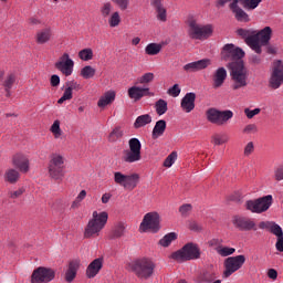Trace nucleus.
Wrapping results in <instances>:
<instances>
[{
  "label": "nucleus",
  "mask_w": 283,
  "mask_h": 283,
  "mask_svg": "<svg viewBox=\"0 0 283 283\" xmlns=\"http://www.w3.org/2000/svg\"><path fill=\"white\" fill-rule=\"evenodd\" d=\"M12 165L22 174H28V171H30V159H28V157L23 154L13 155Z\"/></svg>",
  "instance_id": "nucleus-19"
},
{
  "label": "nucleus",
  "mask_w": 283,
  "mask_h": 283,
  "mask_svg": "<svg viewBox=\"0 0 283 283\" xmlns=\"http://www.w3.org/2000/svg\"><path fill=\"white\" fill-rule=\"evenodd\" d=\"M108 25L109 28H118L120 25V13L118 11L112 13L108 19Z\"/></svg>",
  "instance_id": "nucleus-45"
},
{
  "label": "nucleus",
  "mask_w": 283,
  "mask_h": 283,
  "mask_svg": "<svg viewBox=\"0 0 283 283\" xmlns=\"http://www.w3.org/2000/svg\"><path fill=\"white\" fill-rule=\"evenodd\" d=\"M101 12H102V17L104 18L109 17V14H112V3L109 2L104 3L101 9Z\"/></svg>",
  "instance_id": "nucleus-57"
},
{
  "label": "nucleus",
  "mask_w": 283,
  "mask_h": 283,
  "mask_svg": "<svg viewBox=\"0 0 283 283\" xmlns=\"http://www.w3.org/2000/svg\"><path fill=\"white\" fill-rule=\"evenodd\" d=\"M181 109L189 114L196 109V93H187L181 99Z\"/></svg>",
  "instance_id": "nucleus-24"
},
{
  "label": "nucleus",
  "mask_w": 283,
  "mask_h": 283,
  "mask_svg": "<svg viewBox=\"0 0 283 283\" xmlns=\"http://www.w3.org/2000/svg\"><path fill=\"white\" fill-rule=\"evenodd\" d=\"M172 260L187 262L189 260H200V248L196 243H187L181 250L171 254Z\"/></svg>",
  "instance_id": "nucleus-7"
},
{
  "label": "nucleus",
  "mask_w": 283,
  "mask_h": 283,
  "mask_svg": "<svg viewBox=\"0 0 283 283\" xmlns=\"http://www.w3.org/2000/svg\"><path fill=\"white\" fill-rule=\"evenodd\" d=\"M161 50H163V44L149 43L145 48V53L148 54V56H156V54H160Z\"/></svg>",
  "instance_id": "nucleus-39"
},
{
  "label": "nucleus",
  "mask_w": 283,
  "mask_h": 283,
  "mask_svg": "<svg viewBox=\"0 0 283 283\" xmlns=\"http://www.w3.org/2000/svg\"><path fill=\"white\" fill-rule=\"evenodd\" d=\"M155 109H156V114H157L158 116H163L164 114H167V109H168L167 101H165V99H158V101L155 103Z\"/></svg>",
  "instance_id": "nucleus-40"
},
{
  "label": "nucleus",
  "mask_w": 283,
  "mask_h": 283,
  "mask_svg": "<svg viewBox=\"0 0 283 283\" xmlns=\"http://www.w3.org/2000/svg\"><path fill=\"white\" fill-rule=\"evenodd\" d=\"M154 78H155L154 73H145L138 78V83H140V85H145L147 83H151Z\"/></svg>",
  "instance_id": "nucleus-51"
},
{
  "label": "nucleus",
  "mask_w": 283,
  "mask_h": 283,
  "mask_svg": "<svg viewBox=\"0 0 283 283\" xmlns=\"http://www.w3.org/2000/svg\"><path fill=\"white\" fill-rule=\"evenodd\" d=\"M217 253L218 255H221V258H229V255H233V253H235V249L221 245L217 248Z\"/></svg>",
  "instance_id": "nucleus-44"
},
{
  "label": "nucleus",
  "mask_w": 283,
  "mask_h": 283,
  "mask_svg": "<svg viewBox=\"0 0 283 283\" xmlns=\"http://www.w3.org/2000/svg\"><path fill=\"white\" fill-rule=\"evenodd\" d=\"M124 233H125V224L118 223L113 231V238H123Z\"/></svg>",
  "instance_id": "nucleus-52"
},
{
  "label": "nucleus",
  "mask_w": 283,
  "mask_h": 283,
  "mask_svg": "<svg viewBox=\"0 0 283 283\" xmlns=\"http://www.w3.org/2000/svg\"><path fill=\"white\" fill-rule=\"evenodd\" d=\"M272 235L276 237L275 249L280 253H283V230L282 227L274 226L272 228Z\"/></svg>",
  "instance_id": "nucleus-29"
},
{
  "label": "nucleus",
  "mask_w": 283,
  "mask_h": 283,
  "mask_svg": "<svg viewBox=\"0 0 283 283\" xmlns=\"http://www.w3.org/2000/svg\"><path fill=\"white\" fill-rule=\"evenodd\" d=\"M48 174L51 180L62 182L65 178V157L61 154H53L48 164Z\"/></svg>",
  "instance_id": "nucleus-4"
},
{
  "label": "nucleus",
  "mask_w": 283,
  "mask_h": 283,
  "mask_svg": "<svg viewBox=\"0 0 283 283\" xmlns=\"http://www.w3.org/2000/svg\"><path fill=\"white\" fill-rule=\"evenodd\" d=\"M81 61H92L94 59V51L90 48L83 49L77 54Z\"/></svg>",
  "instance_id": "nucleus-41"
},
{
  "label": "nucleus",
  "mask_w": 283,
  "mask_h": 283,
  "mask_svg": "<svg viewBox=\"0 0 283 283\" xmlns=\"http://www.w3.org/2000/svg\"><path fill=\"white\" fill-rule=\"evenodd\" d=\"M84 198H87V191L82 190L77 197L75 198V200L72 202V209H78V207H81V202H83Z\"/></svg>",
  "instance_id": "nucleus-47"
},
{
  "label": "nucleus",
  "mask_w": 283,
  "mask_h": 283,
  "mask_svg": "<svg viewBox=\"0 0 283 283\" xmlns=\"http://www.w3.org/2000/svg\"><path fill=\"white\" fill-rule=\"evenodd\" d=\"M155 9L157 12L158 21H161L163 23H165L167 21V9H165L163 4L160 7H155Z\"/></svg>",
  "instance_id": "nucleus-49"
},
{
  "label": "nucleus",
  "mask_w": 283,
  "mask_h": 283,
  "mask_svg": "<svg viewBox=\"0 0 283 283\" xmlns=\"http://www.w3.org/2000/svg\"><path fill=\"white\" fill-rule=\"evenodd\" d=\"M158 233L160 231V214L158 212H148L144 216L142 223L139 224L140 233Z\"/></svg>",
  "instance_id": "nucleus-11"
},
{
  "label": "nucleus",
  "mask_w": 283,
  "mask_h": 283,
  "mask_svg": "<svg viewBox=\"0 0 283 283\" xmlns=\"http://www.w3.org/2000/svg\"><path fill=\"white\" fill-rule=\"evenodd\" d=\"M127 269L139 280H149L154 275L156 263L148 258L135 259L127 264Z\"/></svg>",
  "instance_id": "nucleus-2"
},
{
  "label": "nucleus",
  "mask_w": 283,
  "mask_h": 283,
  "mask_svg": "<svg viewBox=\"0 0 283 283\" xmlns=\"http://www.w3.org/2000/svg\"><path fill=\"white\" fill-rule=\"evenodd\" d=\"M81 269V259H75L69 262L67 269L64 274L65 282L72 283L76 280V274Z\"/></svg>",
  "instance_id": "nucleus-20"
},
{
  "label": "nucleus",
  "mask_w": 283,
  "mask_h": 283,
  "mask_svg": "<svg viewBox=\"0 0 283 283\" xmlns=\"http://www.w3.org/2000/svg\"><path fill=\"white\" fill-rule=\"evenodd\" d=\"M244 262H247V256L244 254H239L237 256H229L223 261V277H231L233 273L240 271L242 266H244Z\"/></svg>",
  "instance_id": "nucleus-12"
},
{
  "label": "nucleus",
  "mask_w": 283,
  "mask_h": 283,
  "mask_svg": "<svg viewBox=\"0 0 283 283\" xmlns=\"http://www.w3.org/2000/svg\"><path fill=\"white\" fill-rule=\"evenodd\" d=\"M231 11L234 13V17L237 21H240L241 23H249V14L242 10L238 4L231 9Z\"/></svg>",
  "instance_id": "nucleus-35"
},
{
  "label": "nucleus",
  "mask_w": 283,
  "mask_h": 283,
  "mask_svg": "<svg viewBox=\"0 0 283 283\" xmlns=\"http://www.w3.org/2000/svg\"><path fill=\"white\" fill-rule=\"evenodd\" d=\"M151 123V115L145 114L140 115L136 118L134 123L135 129H140V127H145V125H149Z\"/></svg>",
  "instance_id": "nucleus-37"
},
{
  "label": "nucleus",
  "mask_w": 283,
  "mask_h": 283,
  "mask_svg": "<svg viewBox=\"0 0 283 283\" xmlns=\"http://www.w3.org/2000/svg\"><path fill=\"white\" fill-rule=\"evenodd\" d=\"M101 269H103V259L98 258L93 260L88 266L86 268L85 275L88 280H93L98 273H101Z\"/></svg>",
  "instance_id": "nucleus-22"
},
{
  "label": "nucleus",
  "mask_w": 283,
  "mask_h": 283,
  "mask_svg": "<svg viewBox=\"0 0 283 283\" xmlns=\"http://www.w3.org/2000/svg\"><path fill=\"white\" fill-rule=\"evenodd\" d=\"M271 205H273V196L268 195L254 200H248L245 209L251 213H264L271 209Z\"/></svg>",
  "instance_id": "nucleus-10"
},
{
  "label": "nucleus",
  "mask_w": 283,
  "mask_h": 283,
  "mask_svg": "<svg viewBox=\"0 0 283 283\" xmlns=\"http://www.w3.org/2000/svg\"><path fill=\"white\" fill-rule=\"evenodd\" d=\"M238 3H241L248 10H255L262 3V0H238Z\"/></svg>",
  "instance_id": "nucleus-42"
},
{
  "label": "nucleus",
  "mask_w": 283,
  "mask_h": 283,
  "mask_svg": "<svg viewBox=\"0 0 283 283\" xmlns=\"http://www.w3.org/2000/svg\"><path fill=\"white\" fill-rule=\"evenodd\" d=\"M262 112V109L260 108H254V109H250V108H244V114L247 116V118L251 119L254 116H258V114H260Z\"/></svg>",
  "instance_id": "nucleus-58"
},
{
  "label": "nucleus",
  "mask_w": 283,
  "mask_h": 283,
  "mask_svg": "<svg viewBox=\"0 0 283 283\" xmlns=\"http://www.w3.org/2000/svg\"><path fill=\"white\" fill-rule=\"evenodd\" d=\"M224 81H227V69L219 67L213 74V87L218 90V87H222L224 85Z\"/></svg>",
  "instance_id": "nucleus-27"
},
{
  "label": "nucleus",
  "mask_w": 283,
  "mask_h": 283,
  "mask_svg": "<svg viewBox=\"0 0 283 283\" xmlns=\"http://www.w3.org/2000/svg\"><path fill=\"white\" fill-rule=\"evenodd\" d=\"M222 61H232V63H239L244 59V51L240 48H235L233 44H226L221 51Z\"/></svg>",
  "instance_id": "nucleus-15"
},
{
  "label": "nucleus",
  "mask_w": 283,
  "mask_h": 283,
  "mask_svg": "<svg viewBox=\"0 0 283 283\" xmlns=\"http://www.w3.org/2000/svg\"><path fill=\"white\" fill-rule=\"evenodd\" d=\"M209 65H211V61L209 59H203L186 64L184 70L185 72H200V70H207Z\"/></svg>",
  "instance_id": "nucleus-25"
},
{
  "label": "nucleus",
  "mask_w": 283,
  "mask_h": 283,
  "mask_svg": "<svg viewBox=\"0 0 283 283\" xmlns=\"http://www.w3.org/2000/svg\"><path fill=\"white\" fill-rule=\"evenodd\" d=\"M207 119L212 125H227L231 118H233V111H219L218 108H209L206 112Z\"/></svg>",
  "instance_id": "nucleus-13"
},
{
  "label": "nucleus",
  "mask_w": 283,
  "mask_h": 283,
  "mask_svg": "<svg viewBox=\"0 0 283 283\" xmlns=\"http://www.w3.org/2000/svg\"><path fill=\"white\" fill-rule=\"evenodd\" d=\"M56 277V270L39 266L31 274V283H50Z\"/></svg>",
  "instance_id": "nucleus-14"
},
{
  "label": "nucleus",
  "mask_w": 283,
  "mask_h": 283,
  "mask_svg": "<svg viewBox=\"0 0 283 283\" xmlns=\"http://www.w3.org/2000/svg\"><path fill=\"white\" fill-rule=\"evenodd\" d=\"M114 182L123 187L126 191H134V189L138 187V182H140V175L136 172L125 175L120 171H116L114 172Z\"/></svg>",
  "instance_id": "nucleus-8"
},
{
  "label": "nucleus",
  "mask_w": 283,
  "mask_h": 283,
  "mask_svg": "<svg viewBox=\"0 0 283 283\" xmlns=\"http://www.w3.org/2000/svg\"><path fill=\"white\" fill-rule=\"evenodd\" d=\"M253 151H255V144H253V142H249L244 147L243 156L249 157Z\"/></svg>",
  "instance_id": "nucleus-56"
},
{
  "label": "nucleus",
  "mask_w": 283,
  "mask_h": 283,
  "mask_svg": "<svg viewBox=\"0 0 283 283\" xmlns=\"http://www.w3.org/2000/svg\"><path fill=\"white\" fill-rule=\"evenodd\" d=\"M188 36L198 41H205L213 34V25L211 24H199L196 18L189 17L187 19Z\"/></svg>",
  "instance_id": "nucleus-5"
},
{
  "label": "nucleus",
  "mask_w": 283,
  "mask_h": 283,
  "mask_svg": "<svg viewBox=\"0 0 283 283\" xmlns=\"http://www.w3.org/2000/svg\"><path fill=\"white\" fill-rule=\"evenodd\" d=\"M218 273H216L214 271H206L203 272L200 277H199V282L202 283H213V282H218Z\"/></svg>",
  "instance_id": "nucleus-36"
},
{
  "label": "nucleus",
  "mask_w": 283,
  "mask_h": 283,
  "mask_svg": "<svg viewBox=\"0 0 283 283\" xmlns=\"http://www.w3.org/2000/svg\"><path fill=\"white\" fill-rule=\"evenodd\" d=\"M283 83V63L277 60L274 62L272 75L270 78V87L277 90Z\"/></svg>",
  "instance_id": "nucleus-17"
},
{
  "label": "nucleus",
  "mask_w": 283,
  "mask_h": 283,
  "mask_svg": "<svg viewBox=\"0 0 283 283\" xmlns=\"http://www.w3.org/2000/svg\"><path fill=\"white\" fill-rule=\"evenodd\" d=\"M66 87L71 90V92H81V90H83V85H81V83L76 82V81H70L66 82Z\"/></svg>",
  "instance_id": "nucleus-53"
},
{
  "label": "nucleus",
  "mask_w": 283,
  "mask_h": 283,
  "mask_svg": "<svg viewBox=\"0 0 283 283\" xmlns=\"http://www.w3.org/2000/svg\"><path fill=\"white\" fill-rule=\"evenodd\" d=\"M274 179L280 182L281 180H283V165L281 167H279L275 172H274Z\"/></svg>",
  "instance_id": "nucleus-64"
},
{
  "label": "nucleus",
  "mask_w": 283,
  "mask_h": 283,
  "mask_svg": "<svg viewBox=\"0 0 283 283\" xmlns=\"http://www.w3.org/2000/svg\"><path fill=\"white\" fill-rule=\"evenodd\" d=\"M168 94L174 98L180 96V86L178 84H175L172 87L168 90Z\"/></svg>",
  "instance_id": "nucleus-59"
},
{
  "label": "nucleus",
  "mask_w": 283,
  "mask_h": 283,
  "mask_svg": "<svg viewBox=\"0 0 283 283\" xmlns=\"http://www.w3.org/2000/svg\"><path fill=\"white\" fill-rule=\"evenodd\" d=\"M80 76H82V78H85L86 81L90 78H94V76H96V69H94L92 65H86L81 69Z\"/></svg>",
  "instance_id": "nucleus-38"
},
{
  "label": "nucleus",
  "mask_w": 283,
  "mask_h": 283,
  "mask_svg": "<svg viewBox=\"0 0 283 283\" xmlns=\"http://www.w3.org/2000/svg\"><path fill=\"white\" fill-rule=\"evenodd\" d=\"M274 227H280V224H277L275 222H264V221L259 223V229H268V231H270V233H273Z\"/></svg>",
  "instance_id": "nucleus-54"
},
{
  "label": "nucleus",
  "mask_w": 283,
  "mask_h": 283,
  "mask_svg": "<svg viewBox=\"0 0 283 283\" xmlns=\"http://www.w3.org/2000/svg\"><path fill=\"white\" fill-rule=\"evenodd\" d=\"M233 224L234 227H237V229H240V231H258L255 221L250 218L235 217L233 220Z\"/></svg>",
  "instance_id": "nucleus-18"
},
{
  "label": "nucleus",
  "mask_w": 283,
  "mask_h": 283,
  "mask_svg": "<svg viewBox=\"0 0 283 283\" xmlns=\"http://www.w3.org/2000/svg\"><path fill=\"white\" fill-rule=\"evenodd\" d=\"M54 67L63 74V76H72L74 72V60L70 57V53H63L55 62Z\"/></svg>",
  "instance_id": "nucleus-16"
},
{
  "label": "nucleus",
  "mask_w": 283,
  "mask_h": 283,
  "mask_svg": "<svg viewBox=\"0 0 283 283\" xmlns=\"http://www.w3.org/2000/svg\"><path fill=\"white\" fill-rule=\"evenodd\" d=\"M114 101H116V92L107 91L99 97L97 102V107H107V105H112Z\"/></svg>",
  "instance_id": "nucleus-28"
},
{
  "label": "nucleus",
  "mask_w": 283,
  "mask_h": 283,
  "mask_svg": "<svg viewBox=\"0 0 283 283\" xmlns=\"http://www.w3.org/2000/svg\"><path fill=\"white\" fill-rule=\"evenodd\" d=\"M72 98H74L73 92L70 87L66 86L62 97L57 101V104L63 105L65 101H72Z\"/></svg>",
  "instance_id": "nucleus-46"
},
{
  "label": "nucleus",
  "mask_w": 283,
  "mask_h": 283,
  "mask_svg": "<svg viewBox=\"0 0 283 283\" xmlns=\"http://www.w3.org/2000/svg\"><path fill=\"white\" fill-rule=\"evenodd\" d=\"M107 220H109V214L106 211H93L92 218L88 220L87 224L84 228V238L86 240L98 238L103 229H105Z\"/></svg>",
  "instance_id": "nucleus-1"
},
{
  "label": "nucleus",
  "mask_w": 283,
  "mask_h": 283,
  "mask_svg": "<svg viewBox=\"0 0 283 283\" xmlns=\"http://www.w3.org/2000/svg\"><path fill=\"white\" fill-rule=\"evenodd\" d=\"M177 239H178V234H176V232H170L159 241V244L160 247H169V244H171V242H174V240H177Z\"/></svg>",
  "instance_id": "nucleus-43"
},
{
  "label": "nucleus",
  "mask_w": 283,
  "mask_h": 283,
  "mask_svg": "<svg viewBox=\"0 0 283 283\" xmlns=\"http://www.w3.org/2000/svg\"><path fill=\"white\" fill-rule=\"evenodd\" d=\"M120 10H127L129 8V0H113Z\"/></svg>",
  "instance_id": "nucleus-62"
},
{
  "label": "nucleus",
  "mask_w": 283,
  "mask_h": 283,
  "mask_svg": "<svg viewBox=\"0 0 283 283\" xmlns=\"http://www.w3.org/2000/svg\"><path fill=\"white\" fill-rule=\"evenodd\" d=\"M238 1L239 0H218L217 1V7L222 8V7L227 6V3H230L229 8L231 10L232 8H234L238 4Z\"/></svg>",
  "instance_id": "nucleus-55"
},
{
  "label": "nucleus",
  "mask_w": 283,
  "mask_h": 283,
  "mask_svg": "<svg viewBox=\"0 0 283 283\" xmlns=\"http://www.w3.org/2000/svg\"><path fill=\"white\" fill-rule=\"evenodd\" d=\"M20 178L21 174H19V170L14 168H10L4 172V182H9V185H17Z\"/></svg>",
  "instance_id": "nucleus-30"
},
{
  "label": "nucleus",
  "mask_w": 283,
  "mask_h": 283,
  "mask_svg": "<svg viewBox=\"0 0 283 283\" xmlns=\"http://www.w3.org/2000/svg\"><path fill=\"white\" fill-rule=\"evenodd\" d=\"M191 209H192L191 205L186 203V205H182V206L179 208V212L181 213V216H188V214H189V211H191Z\"/></svg>",
  "instance_id": "nucleus-63"
},
{
  "label": "nucleus",
  "mask_w": 283,
  "mask_h": 283,
  "mask_svg": "<svg viewBox=\"0 0 283 283\" xmlns=\"http://www.w3.org/2000/svg\"><path fill=\"white\" fill-rule=\"evenodd\" d=\"M176 160H178V153L172 151V153L168 156V158H166V159L164 160V167H167V168L171 167V166L174 165V163H176Z\"/></svg>",
  "instance_id": "nucleus-50"
},
{
  "label": "nucleus",
  "mask_w": 283,
  "mask_h": 283,
  "mask_svg": "<svg viewBox=\"0 0 283 283\" xmlns=\"http://www.w3.org/2000/svg\"><path fill=\"white\" fill-rule=\"evenodd\" d=\"M210 143L214 146L227 145L229 135L227 133H216L211 136Z\"/></svg>",
  "instance_id": "nucleus-33"
},
{
  "label": "nucleus",
  "mask_w": 283,
  "mask_h": 283,
  "mask_svg": "<svg viewBox=\"0 0 283 283\" xmlns=\"http://www.w3.org/2000/svg\"><path fill=\"white\" fill-rule=\"evenodd\" d=\"M144 96H154V94H150L149 87L132 86L128 88V97L135 103H138Z\"/></svg>",
  "instance_id": "nucleus-21"
},
{
  "label": "nucleus",
  "mask_w": 283,
  "mask_h": 283,
  "mask_svg": "<svg viewBox=\"0 0 283 283\" xmlns=\"http://www.w3.org/2000/svg\"><path fill=\"white\" fill-rule=\"evenodd\" d=\"M253 30H249V29H238L237 30V34L239 36H241V39H244L247 45H249V48H251V50H253V42L251 41V39H253L254 35Z\"/></svg>",
  "instance_id": "nucleus-31"
},
{
  "label": "nucleus",
  "mask_w": 283,
  "mask_h": 283,
  "mask_svg": "<svg viewBox=\"0 0 283 283\" xmlns=\"http://www.w3.org/2000/svg\"><path fill=\"white\" fill-rule=\"evenodd\" d=\"M165 129H167V122L164 119L156 122L155 127L153 128V138H160V136L165 134Z\"/></svg>",
  "instance_id": "nucleus-34"
},
{
  "label": "nucleus",
  "mask_w": 283,
  "mask_h": 283,
  "mask_svg": "<svg viewBox=\"0 0 283 283\" xmlns=\"http://www.w3.org/2000/svg\"><path fill=\"white\" fill-rule=\"evenodd\" d=\"M50 132L53 133L54 138H61V122L59 119L54 120L50 128Z\"/></svg>",
  "instance_id": "nucleus-48"
},
{
  "label": "nucleus",
  "mask_w": 283,
  "mask_h": 283,
  "mask_svg": "<svg viewBox=\"0 0 283 283\" xmlns=\"http://www.w3.org/2000/svg\"><path fill=\"white\" fill-rule=\"evenodd\" d=\"M243 134H258V125L249 124L243 128Z\"/></svg>",
  "instance_id": "nucleus-61"
},
{
  "label": "nucleus",
  "mask_w": 283,
  "mask_h": 283,
  "mask_svg": "<svg viewBox=\"0 0 283 283\" xmlns=\"http://www.w3.org/2000/svg\"><path fill=\"white\" fill-rule=\"evenodd\" d=\"M230 76L232 78V90H242L249 85V70L244 66V61L231 62L228 64Z\"/></svg>",
  "instance_id": "nucleus-3"
},
{
  "label": "nucleus",
  "mask_w": 283,
  "mask_h": 283,
  "mask_svg": "<svg viewBox=\"0 0 283 283\" xmlns=\"http://www.w3.org/2000/svg\"><path fill=\"white\" fill-rule=\"evenodd\" d=\"M128 147L129 149L123 150V163L132 165L134 163L143 160V155L140 153V149H143V145L140 144V140L138 138H130L128 140Z\"/></svg>",
  "instance_id": "nucleus-6"
},
{
  "label": "nucleus",
  "mask_w": 283,
  "mask_h": 283,
  "mask_svg": "<svg viewBox=\"0 0 283 283\" xmlns=\"http://www.w3.org/2000/svg\"><path fill=\"white\" fill-rule=\"evenodd\" d=\"M17 73H9L2 81V87L4 88L7 98L12 96V87L17 85Z\"/></svg>",
  "instance_id": "nucleus-26"
},
{
  "label": "nucleus",
  "mask_w": 283,
  "mask_h": 283,
  "mask_svg": "<svg viewBox=\"0 0 283 283\" xmlns=\"http://www.w3.org/2000/svg\"><path fill=\"white\" fill-rule=\"evenodd\" d=\"M124 136L125 132L123 130V127L116 126L108 134L107 140L108 143H118V140H120Z\"/></svg>",
  "instance_id": "nucleus-32"
},
{
  "label": "nucleus",
  "mask_w": 283,
  "mask_h": 283,
  "mask_svg": "<svg viewBox=\"0 0 283 283\" xmlns=\"http://www.w3.org/2000/svg\"><path fill=\"white\" fill-rule=\"evenodd\" d=\"M271 36H273V29L271 27H265L264 29L254 31V35L250 41L252 44V50L256 52V54H262V45H269V41H271Z\"/></svg>",
  "instance_id": "nucleus-9"
},
{
  "label": "nucleus",
  "mask_w": 283,
  "mask_h": 283,
  "mask_svg": "<svg viewBox=\"0 0 283 283\" xmlns=\"http://www.w3.org/2000/svg\"><path fill=\"white\" fill-rule=\"evenodd\" d=\"M22 193H25V189L19 188L18 190L10 191L9 198H11V200H17V198H21Z\"/></svg>",
  "instance_id": "nucleus-60"
},
{
  "label": "nucleus",
  "mask_w": 283,
  "mask_h": 283,
  "mask_svg": "<svg viewBox=\"0 0 283 283\" xmlns=\"http://www.w3.org/2000/svg\"><path fill=\"white\" fill-rule=\"evenodd\" d=\"M34 41L38 45H45V43H50V41H52V29L45 28L36 31Z\"/></svg>",
  "instance_id": "nucleus-23"
}]
</instances>
